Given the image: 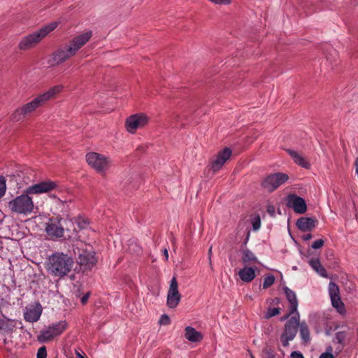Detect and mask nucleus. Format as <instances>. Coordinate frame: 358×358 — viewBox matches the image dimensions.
I'll use <instances>...</instances> for the list:
<instances>
[{"label":"nucleus","mask_w":358,"mask_h":358,"mask_svg":"<svg viewBox=\"0 0 358 358\" xmlns=\"http://www.w3.org/2000/svg\"><path fill=\"white\" fill-rule=\"evenodd\" d=\"M42 313V307L39 303H37L36 306L26 308L24 313V319L29 322H37Z\"/></svg>","instance_id":"21"},{"label":"nucleus","mask_w":358,"mask_h":358,"mask_svg":"<svg viewBox=\"0 0 358 358\" xmlns=\"http://www.w3.org/2000/svg\"><path fill=\"white\" fill-rule=\"evenodd\" d=\"M55 358H57V357H55Z\"/></svg>","instance_id":"54"},{"label":"nucleus","mask_w":358,"mask_h":358,"mask_svg":"<svg viewBox=\"0 0 358 358\" xmlns=\"http://www.w3.org/2000/svg\"><path fill=\"white\" fill-rule=\"evenodd\" d=\"M92 36V31H86L75 37L68 45L70 48L72 49L71 51L76 55V52L89 41Z\"/></svg>","instance_id":"19"},{"label":"nucleus","mask_w":358,"mask_h":358,"mask_svg":"<svg viewBox=\"0 0 358 358\" xmlns=\"http://www.w3.org/2000/svg\"><path fill=\"white\" fill-rule=\"evenodd\" d=\"M309 264L323 278H328L327 272L322 265L319 259L316 258L310 259Z\"/></svg>","instance_id":"28"},{"label":"nucleus","mask_w":358,"mask_h":358,"mask_svg":"<svg viewBox=\"0 0 358 358\" xmlns=\"http://www.w3.org/2000/svg\"><path fill=\"white\" fill-rule=\"evenodd\" d=\"M6 189V180L3 176H0V199L5 194Z\"/></svg>","instance_id":"35"},{"label":"nucleus","mask_w":358,"mask_h":358,"mask_svg":"<svg viewBox=\"0 0 358 358\" xmlns=\"http://www.w3.org/2000/svg\"><path fill=\"white\" fill-rule=\"evenodd\" d=\"M347 337V333L345 331H338L336 334L335 338H334V343H338L340 344V346L338 347L336 349L338 350V352H341L344 346H345V340Z\"/></svg>","instance_id":"30"},{"label":"nucleus","mask_w":358,"mask_h":358,"mask_svg":"<svg viewBox=\"0 0 358 358\" xmlns=\"http://www.w3.org/2000/svg\"><path fill=\"white\" fill-rule=\"evenodd\" d=\"M63 220L65 221L64 225V234L65 236L64 238L71 239L74 238L77 236V231L76 230L74 223L72 220L64 218Z\"/></svg>","instance_id":"24"},{"label":"nucleus","mask_w":358,"mask_h":358,"mask_svg":"<svg viewBox=\"0 0 358 358\" xmlns=\"http://www.w3.org/2000/svg\"><path fill=\"white\" fill-rule=\"evenodd\" d=\"M286 151L292 157L296 164L305 169L310 168V164L299 153L290 149H288Z\"/></svg>","instance_id":"27"},{"label":"nucleus","mask_w":358,"mask_h":358,"mask_svg":"<svg viewBox=\"0 0 358 358\" xmlns=\"http://www.w3.org/2000/svg\"><path fill=\"white\" fill-rule=\"evenodd\" d=\"M300 325L299 313L291 317L285 324L284 331L280 335V340L283 347H287L289 342L294 340Z\"/></svg>","instance_id":"5"},{"label":"nucleus","mask_w":358,"mask_h":358,"mask_svg":"<svg viewBox=\"0 0 358 358\" xmlns=\"http://www.w3.org/2000/svg\"><path fill=\"white\" fill-rule=\"evenodd\" d=\"M289 180L287 173L277 172L266 176L262 181V187L268 192H273Z\"/></svg>","instance_id":"7"},{"label":"nucleus","mask_w":358,"mask_h":358,"mask_svg":"<svg viewBox=\"0 0 358 358\" xmlns=\"http://www.w3.org/2000/svg\"><path fill=\"white\" fill-rule=\"evenodd\" d=\"M64 225L65 221L63 217H52L46 223L45 231L51 238H60L65 236Z\"/></svg>","instance_id":"10"},{"label":"nucleus","mask_w":358,"mask_h":358,"mask_svg":"<svg viewBox=\"0 0 358 358\" xmlns=\"http://www.w3.org/2000/svg\"><path fill=\"white\" fill-rule=\"evenodd\" d=\"M149 117L143 113L132 115L126 120V127L129 132L134 133L138 128H141L148 123Z\"/></svg>","instance_id":"14"},{"label":"nucleus","mask_w":358,"mask_h":358,"mask_svg":"<svg viewBox=\"0 0 358 358\" xmlns=\"http://www.w3.org/2000/svg\"><path fill=\"white\" fill-rule=\"evenodd\" d=\"M283 289L286 296V299L289 303V309H291V313L296 314V312H298V301L295 292L287 287H285Z\"/></svg>","instance_id":"22"},{"label":"nucleus","mask_w":358,"mask_h":358,"mask_svg":"<svg viewBox=\"0 0 358 358\" xmlns=\"http://www.w3.org/2000/svg\"><path fill=\"white\" fill-rule=\"evenodd\" d=\"M185 337L189 341L192 343L200 342L203 338V336L199 331L189 326L185 329Z\"/></svg>","instance_id":"23"},{"label":"nucleus","mask_w":358,"mask_h":358,"mask_svg":"<svg viewBox=\"0 0 358 358\" xmlns=\"http://www.w3.org/2000/svg\"><path fill=\"white\" fill-rule=\"evenodd\" d=\"M262 352L264 358H275L274 351L271 347L268 345L264 348Z\"/></svg>","instance_id":"34"},{"label":"nucleus","mask_w":358,"mask_h":358,"mask_svg":"<svg viewBox=\"0 0 358 358\" xmlns=\"http://www.w3.org/2000/svg\"><path fill=\"white\" fill-rule=\"evenodd\" d=\"M253 230L257 231L261 227V219L259 215H257L252 220Z\"/></svg>","instance_id":"36"},{"label":"nucleus","mask_w":358,"mask_h":358,"mask_svg":"<svg viewBox=\"0 0 358 358\" xmlns=\"http://www.w3.org/2000/svg\"><path fill=\"white\" fill-rule=\"evenodd\" d=\"M18 324H21L16 319L7 317L2 311H0V334L2 335H11L17 329Z\"/></svg>","instance_id":"15"},{"label":"nucleus","mask_w":358,"mask_h":358,"mask_svg":"<svg viewBox=\"0 0 358 358\" xmlns=\"http://www.w3.org/2000/svg\"><path fill=\"white\" fill-rule=\"evenodd\" d=\"M26 116L27 114L24 112L22 108H18L11 115V120L13 122L22 121Z\"/></svg>","instance_id":"31"},{"label":"nucleus","mask_w":358,"mask_h":358,"mask_svg":"<svg viewBox=\"0 0 358 358\" xmlns=\"http://www.w3.org/2000/svg\"><path fill=\"white\" fill-rule=\"evenodd\" d=\"M286 205L291 208L296 213L303 214L307 210V205L305 200L295 194H290L287 196Z\"/></svg>","instance_id":"16"},{"label":"nucleus","mask_w":358,"mask_h":358,"mask_svg":"<svg viewBox=\"0 0 358 358\" xmlns=\"http://www.w3.org/2000/svg\"><path fill=\"white\" fill-rule=\"evenodd\" d=\"M274 282H275V277L273 275L270 274V275H267L264 280L263 288L264 289L268 288L274 283Z\"/></svg>","instance_id":"33"},{"label":"nucleus","mask_w":358,"mask_h":358,"mask_svg":"<svg viewBox=\"0 0 358 358\" xmlns=\"http://www.w3.org/2000/svg\"><path fill=\"white\" fill-rule=\"evenodd\" d=\"M324 241L323 239H317L312 244V248L315 250L319 249L323 246Z\"/></svg>","instance_id":"39"},{"label":"nucleus","mask_w":358,"mask_h":358,"mask_svg":"<svg viewBox=\"0 0 358 358\" xmlns=\"http://www.w3.org/2000/svg\"><path fill=\"white\" fill-rule=\"evenodd\" d=\"M57 185L55 182L51 180H46L38 182L34 185L27 187L25 192L27 194H40L50 192L55 189Z\"/></svg>","instance_id":"18"},{"label":"nucleus","mask_w":358,"mask_h":358,"mask_svg":"<svg viewBox=\"0 0 358 358\" xmlns=\"http://www.w3.org/2000/svg\"><path fill=\"white\" fill-rule=\"evenodd\" d=\"M89 295L90 294L89 293H87L85 294L82 298H81V303H85L87 300H88V298H89Z\"/></svg>","instance_id":"45"},{"label":"nucleus","mask_w":358,"mask_h":358,"mask_svg":"<svg viewBox=\"0 0 358 358\" xmlns=\"http://www.w3.org/2000/svg\"><path fill=\"white\" fill-rule=\"evenodd\" d=\"M163 253L165 256V258H166V260H168V258H169V253H168V250L166 248H164V250H163Z\"/></svg>","instance_id":"49"},{"label":"nucleus","mask_w":358,"mask_h":358,"mask_svg":"<svg viewBox=\"0 0 358 358\" xmlns=\"http://www.w3.org/2000/svg\"><path fill=\"white\" fill-rule=\"evenodd\" d=\"M332 348L329 346L327 349V352L322 353L319 358H334V355L331 353Z\"/></svg>","instance_id":"38"},{"label":"nucleus","mask_w":358,"mask_h":358,"mask_svg":"<svg viewBox=\"0 0 358 358\" xmlns=\"http://www.w3.org/2000/svg\"><path fill=\"white\" fill-rule=\"evenodd\" d=\"M250 231H248L247 232V235H246V237L245 238V240L243 241V242L242 243V245H241V248H247L246 247V245L249 241V238H250Z\"/></svg>","instance_id":"42"},{"label":"nucleus","mask_w":358,"mask_h":358,"mask_svg":"<svg viewBox=\"0 0 358 358\" xmlns=\"http://www.w3.org/2000/svg\"><path fill=\"white\" fill-rule=\"evenodd\" d=\"M275 208L273 206H268L267 207V212L269 215H271V216H274L275 215Z\"/></svg>","instance_id":"43"},{"label":"nucleus","mask_w":358,"mask_h":358,"mask_svg":"<svg viewBox=\"0 0 358 358\" xmlns=\"http://www.w3.org/2000/svg\"><path fill=\"white\" fill-rule=\"evenodd\" d=\"M159 322H160L161 324H168L170 323V318H169V317L167 315L164 314V315H162Z\"/></svg>","instance_id":"40"},{"label":"nucleus","mask_w":358,"mask_h":358,"mask_svg":"<svg viewBox=\"0 0 358 358\" xmlns=\"http://www.w3.org/2000/svg\"><path fill=\"white\" fill-rule=\"evenodd\" d=\"M242 254V262L245 264H251L254 263H259L257 257L248 248H241Z\"/></svg>","instance_id":"25"},{"label":"nucleus","mask_w":358,"mask_h":358,"mask_svg":"<svg viewBox=\"0 0 358 358\" xmlns=\"http://www.w3.org/2000/svg\"><path fill=\"white\" fill-rule=\"evenodd\" d=\"M181 294L178 291V283L176 276L170 282L166 296V306L169 308H176L181 300Z\"/></svg>","instance_id":"12"},{"label":"nucleus","mask_w":358,"mask_h":358,"mask_svg":"<svg viewBox=\"0 0 358 358\" xmlns=\"http://www.w3.org/2000/svg\"><path fill=\"white\" fill-rule=\"evenodd\" d=\"M299 329L303 343L305 344L309 343L310 341V330L305 321L300 322Z\"/></svg>","instance_id":"29"},{"label":"nucleus","mask_w":358,"mask_h":358,"mask_svg":"<svg viewBox=\"0 0 358 358\" xmlns=\"http://www.w3.org/2000/svg\"><path fill=\"white\" fill-rule=\"evenodd\" d=\"M251 357H252V358H255V357H253V355H251Z\"/></svg>","instance_id":"53"},{"label":"nucleus","mask_w":358,"mask_h":358,"mask_svg":"<svg viewBox=\"0 0 358 358\" xmlns=\"http://www.w3.org/2000/svg\"><path fill=\"white\" fill-rule=\"evenodd\" d=\"M85 224H86V222H83V223H81V222H78V227L80 228V229H84L85 227Z\"/></svg>","instance_id":"50"},{"label":"nucleus","mask_w":358,"mask_h":358,"mask_svg":"<svg viewBox=\"0 0 358 358\" xmlns=\"http://www.w3.org/2000/svg\"><path fill=\"white\" fill-rule=\"evenodd\" d=\"M280 313V308H268L267 311L265 313L264 317L266 319H270L272 317L279 315Z\"/></svg>","instance_id":"32"},{"label":"nucleus","mask_w":358,"mask_h":358,"mask_svg":"<svg viewBox=\"0 0 358 358\" xmlns=\"http://www.w3.org/2000/svg\"><path fill=\"white\" fill-rule=\"evenodd\" d=\"M179 115H174L173 116V119L175 120V121H178L179 120Z\"/></svg>","instance_id":"52"},{"label":"nucleus","mask_w":358,"mask_h":358,"mask_svg":"<svg viewBox=\"0 0 358 358\" xmlns=\"http://www.w3.org/2000/svg\"><path fill=\"white\" fill-rule=\"evenodd\" d=\"M72 49L70 48L69 45H65L57 49L52 54L51 59L48 61V64L51 66L59 65L72 56L75 55Z\"/></svg>","instance_id":"13"},{"label":"nucleus","mask_w":358,"mask_h":358,"mask_svg":"<svg viewBox=\"0 0 358 358\" xmlns=\"http://www.w3.org/2000/svg\"><path fill=\"white\" fill-rule=\"evenodd\" d=\"M29 194H23L10 200L8 206L13 212L17 214L27 215L33 211L34 203Z\"/></svg>","instance_id":"3"},{"label":"nucleus","mask_w":358,"mask_h":358,"mask_svg":"<svg viewBox=\"0 0 358 358\" xmlns=\"http://www.w3.org/2000/svg\"><path fill=\"white\" fill-rule=\"evenodd\" d=\"M73 252L76 255L77 263L84 271L91 269L96 263L95 253L87 247H73Z\"/></svg>","instance_id":"4"},{"label":"nucleus","mask_w":358,"mask_h":358,"mask_svg":"<svg viewBox=\"0 0 358 358\" xmlns=\"http://www.w3.org/2000/svg\"><path fill=\"white\" fill-rule=\"evenodd\" d=\"M76 354L77 358H85V356L80 354L78 351H76Z\"/></svg>","instance_id":"51"},{"label":"nucleus","mask_w":358,"mask_h":358,"mask_svg":"<svg viewBox=\"0 0 358 358\" xmlns=\"http://www.w3.org/2000/svg\"><path fill=\"white\" fill-rule=\"evenodd\" d=\"M62 87L57 85L50 89L46 92L38 96L31 101L24 104L22 106L24 112L27 115L34 112L37 108L42 106L48 100L53 97L55 94L61 92Z\"/></svg>","instance_id":"6"},{"label":"nucleus","mask_w":358,"mask_h":358,"mask_svg":"<svg viewBox=\"0 0 358 358\" xmlns=\"http://www.w3.org/2000/svg\"><path fill=\"white\" fill-rule=\"evenodd\" d=\"M231 155V149L229 148H224L217 153L215 159L212 162L210 170L214 173L217 172L230 158Z\"/></svg>","instance_id":"17"},{"label":"nucleus","mask_w":358,"mask_h":358,"mask_svg":"<svg viewBox=\"0 0 358 358\" xmlns=\"http://www.w3.org/2000/svg\"><path fill=\"white\" fill-rule=\"evenodd\" d=\"M317 220L315 217H301L296 222V226L301 231H310L315 228Z\"/></svg>","instance_id":"20"},{"label":"nucleus","mask_w":358,"mask_h":358,"mask_svg":"<svg viewBox=\"0 0 358 358\" xmlns=\"http://www.w3.org/2000/svg\"><path fill=\"white\" fill-rule=\"evenodd\" d=\"M272 303L275 305H278L280 303V299L275 297L272 300Z\"/></svg>","instance_id":"48"},{"label":"nucleus","mask_w":358,"mask_h":358,"mask_svg":"<svg viewBox=\"0 0 358 358\" xmlns=\"http://www.w3.org/2000/svg\"><path fill=\"white\" fill-rule=\"evenodd\" d=\"M57 26V22H52L43 26L39 30L23 37L19 43V49L21 50H26L34 48L49 33L55 29Z\"/></svg>","instance_id":"2"},{"label":"nucleus","mask_w":358,"mask_h":358,"mask_svg":"<svg viewBox=\"0 0 358 358\" xmlns=\"http://www.w3.org/2000/svg\"><path fill=\"white\" fill-rule=\"evenodd\" d=\"M292 315H295V313H291V309H289V313H288L287 315H285V316L282 317H281V319H280V320H281V321H282V320H287V319H288V318H289V316H291Z\"/></svg>","instance_id":"46"},{"label":"nucleus","mask_w":358,"mask_h":358,"mask_svg":"<svg viewBox=\"0 0 358 358\" xmlns=\"http://www.w3.org/2000/svg\"><path fill=\"white\" fill-rule=\"evenodd\" d=\"M37 358H46L47 357V351L46 348L45 346L41 347L37 352Z\"/></svg>","instance_id":"37"},{"label":"nucleus","mask_w":358,"mask_h":358,"mask_svg":"<svg viewBox=\"0 0 358 358\" xmlns=\"http://www.w3.org/2000/svg\"><path fill=\"white\" fill-rule=\"evenodd\" d=\"M208 255L209 264H210V266H212V261H211V257H212V246H210V248L208 249Z\"/></svg>","instance_id":"44"},{"label":"nucleus","mask_w":358,"mask_h":358,"mask_svg":"<svg viewBox=\"0 0 358 358\" xmlns=\"http://www.w3.org/2000/svg\"><path fill=\"white\" fill-rule=\"evenodd\" d=\"M87 164L98 173L104 174L110 166L109 158L97 152H89L86 155Z\"/></svg>","instance_id":"8"},{"label":"nucleus","mask_w":358,"mask_h":358,"mask_svg":"<svg viewBox=\"0 0 358 358\" xmlns=\"http://www.w3.org/2000/svg\"><path fill=\"white\" fill-rule=\"evenodd\" d=\"M67 323L66 321H59L49 325L46 329L41 331L37 336L40 343H45L51 341L55 336H59L66 329Z\"/></svg>","instance_id":"9"},{"label":"nucleus","mask_w":358,"mask_h":358,"mask_svg":"<svg viewBox=\"0 0 358 358\" xmlns=\"http://www.w3.org/2000/svg\"><path fill=\"white\" fill-rule=\"evenodd\" d=\"M291 358H304L303 355L301 352L293 351L290 355Z\"/></svg>","instance_id":"41"},{"label":"nucleus","mask_w":358,"mask_h":358,"mask_svg":"<svg viewBox=\"0 0 358 358\" xmlns=\"http://www.w3.org/2000/svg\"><path fill=\"white\" fill-rule=\"evenodd\" d=\"M329 294L330 296L331 305L334 308H336V311L342 315H344L346 313V310L345 307V304L341 301V296H340V290L339 287L337 285L336 283H335L333 281H331L329 283Z\"/></svg>","instance_id":"11"},{"label":"nucleus","mask_w":358,"mask_h":358,"mask_svg":"<svg viewBox=\"0 0 358 358\" xmlns=\"http://www.w3.org/2000/svg\"><path fill=\"white\" fill-rule=\"evenodd\" d=\"M239 278L245 282H250L253 280L256 276L255 269L252 267H244L238 272Z\"/></svg>","instance_id":"26"},{"label":"nucleus","mask_w":358,"mask_h":358,"mask_svg":"<svg viewBox=\"0 0 358 358\" xmlns=\"http://www.w3.org/2000/svg\"><path fill=\"white\" fill-rule=\"evenodd\" d=\"M303 240L305 241H309L310 239L312 238V235L311 234H305L303 236Z\"/></svg>","instance_id":"47"},{"label":"nucleus","mask_w":358,"mask_h":358,"mask_svg":"<svg viewBox=\"0 0 358 358\" xmlns=\"http://www.w3.org/2000/svg\"><path fill=\"white\" fill-rule=\"evenodd\" d=\"M72 257L63 252H56L49 257L48 270L55 276L64 277L72 269Z\"/></svg>","instance_id":"1"}]
</instances>
